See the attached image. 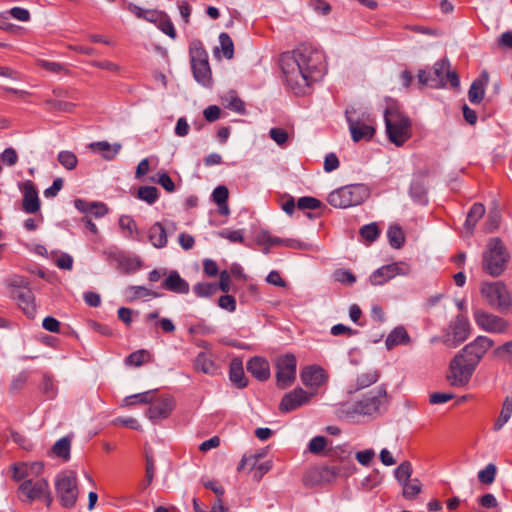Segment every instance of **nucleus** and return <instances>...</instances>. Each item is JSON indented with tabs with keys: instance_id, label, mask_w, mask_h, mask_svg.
Returning <instances> with one entry per match:
<instances>
[{
	"instance_id": "69168bd1",
	"label": "nucleus",
	"mask_w": 512,
	"mask_h": 512,
	"mask_svg": "<svg viewBox=\"0 0 512 512\" xmlns=\"http://www.w3.org/2000/svg\"><path fill=\"white\" fill-rule=\"evenodd\" d=\"M0 158L3 164L13 166L18 161V154L15 149L7 148L2 152Z\"/></svg>"
},
{
	"instance_id": "de8ad7c7",
	"label": "nucleus",
	"mask_w": 512,
	"mask_h": 512,
	"mask_svg": "<svg viewBox=\"0 0 512 512\" xmlns=\"http://www.w3.org/2000/svg\"><path fill=\"white\" fill-rule=\"evenodd\" d=\"M137 196L148 204H153L158 199L159 193L154 186H143L138 189Z\"/></svg>"
},
{
	"instance_id": "338daca9",
	"label": "nucleus",
	"mask_w": 512,
	"mask_h": 512,
	"mask_svg": "<svg viewBox=\"0 0 512 512\" xmlns=\"http://www.w3.org/2000/svg\"><path fill=\"white\" fill-rule=\"evenodd\" d=\"M29 476L27 463H16L12 466V477L15 480H21Z\"/></svg>"
},
{
	"instance_id": "2eb2a0df",
	"label": "nucleus",
	"mask_w": 512,
	"mask_h": 512,
	"mask_svg": "<svg viewBox=\"0 0 512 512\" xmlns=\"http://www.w3.org/2000/svg\"><path fill=\"white\" fill-rule=\"evenodd\" d=\"M474 319L476 324L487 332L503 333L508 328V322L505 319L483 310H476Z\"/></svg>"
},
{
	"instance_id": "6e6552de",
	"label": "nucleus",
	"mask_w": 512,
	"mask_h": 512,
	"mask_svg": "<svg viewBox=\"0 0 512 512\" xmlns=\"http://www.w3.org/2000/svg\"><path fill=\"white\" fill-rule=\"evenodd\" d=\"M19 495L23 501L29 503L33 501H44L47 507H50L53 501L49 484L46 479L26 480L19 486Z\"/></svg>"
},
{
	"instance_id": "f8f14e48",
	"label": "nucleus",
	"mask_w": 512,
	"mask_h": 512,
	"mask_svg": "<svg viewBox=\"0 0 512 512\" xmlns=\"http://www.w3.org/2000/svg\"><path fill=\"white\" fill-rule=\"evenodd\" d=\"M190 57L195 79L203 85H208L210 83L211 71L206 51L200 45L191 46Z\"/></svg>"
},
{
	"instance_id": "864d4df0",
	"label": "nucleus",
	"mask_w": 512,
	"mask_h": 512,
	"mask_svg": "<svg viewBox=\"0 0 512 512\" xmlns=\"http://www.w3.org/2000/svg\"><path fill=\"white\" fill-rule=\"evenodd\" d=\"M412 472L413 469L411 463L408 461H404L395 470V478L399 483L405 482L407 480L412 479Z\"/></svg>"
},
{
	"instance_id": "f03ea898",
	"label": "nucleus",
	"mask_w": 512,
	"mask_h": 512,
	"mask_svg": "<svg viewBox=\"0 0 512 512\" xmlns=\"http://www.w3.org/2000/svg\"><path fill=\"white\" fill-rule=\"evenodd\" d=\"M387 403V393L383 387L370 389L363 398L354 403H343L341 413L343 416L354 419L358 416H373L380 412L382 406Z\"/></svg>"
},
{
	"instance_id": "a211bd4d",
	"label": "nucleus",
	"mask_w": 512,
	"mask_h": 512,
	"mask_svg": "<svg viewBox=\"0 0 512 512\" xmlns=\"http://www.w3.org/2000/svg\"><path fill=\"white\" fill-rule=\"evenodd\" d=\"M313 394L306 392L302 388H296L293 391L286 393L280 404L279 410L283 413L291 412L308 403Z\"/></svg>"
},
{
	"instance_id": "bf43d9fd",
	"label": "nucleus",
	"mask_w": 512,
	"mask_h": 512,
	"mask_svg": "<svg viewBox=\"0 0 512 512\" xmlns=\"http://www.w3.org/2000/svg\"><path fill=\"white\" fill-rule=\"evenodd\" d=\"M217 291L216 285L212 283H198L194 286V292L199 297H209L215 294Z\"/></svg>"
},
{
	"instance_id": "a18cd8bd",
	"label": "nucleus",
	"mask_w": 512,
	"mask_h": 512,
	"mask_svg": "<svg viewBox=\"0 0 512 512\" xmlns=\"http://www.w3.org/2000/svg\"><path fill=\"white\" fill-rule=\"evenodd\" d=\"M294 134L293 129L290 131L283 128H272L269 132L271 139L276 142L279 146H284L288 143L290 137Z\"/></svg>"
},
{
	"instance_id": "a19ab883",
	"label": "nucleus",
	"mask_w": 512,
	"mask_h": 512,
	"mask_svg": "<svg viewBox=\"0 0 512 512\" xmlns=\"http://www.w3.org/2000/svg\"><path fill=\"white\" fill-rule=\"evenodd\" d=\"M151 360V354L145 349L137 350L131 353L125 360V363L129 366L139 367L144 363Z\"/></svg>"
},
{
	"instance_id": "58836bf2",
	"label": "nucleus",
	"mask_w": 512,
	"mask_h": 512,
	"mask_svg": "<svg viewBox=\"0 0 512 512\" xmlns=\"http://www.w3.org/2000/svg\"><path fill=\"white\" fill-rule=\"evenodd\" d=\"M228 196L229 192L225 186H218L212 194L213 201L219 206V212L222 215H227L229 213V208L227 206Z\"/></svg>"
},
{
	"instance_id": "680f3d73",
	"label": "nucleus",
	"mask_w": 512,
	"mask_h": 512,
	"mask_svg": "<svg viewBox=\"0 0 512 512\" xmlns=\"http://www.w3.org/2000/svg\"><path fill=\"white\" fill-rule=\"evenodd\" d=\"M227 107L235 112L243 113L245 111L244 102L235 94H230L227 98Z\"/></svg>"
},
{
	"instance_id": "c756f323",
	"label": "nucleus",
	"mask_w": 512,
	"mask_h": 512,
	"mask_svg": "<svg viewBox=\"0 0 512 512\" xmlns=\"http://www.w3.org/2000/svg\"><path fill=\"white\" fill-rule=\"evenodd\" d=\"M89 149L94 152H100L106 160H112L120 151L121 144L115 143L111 145L107 141H98L89 144Z\"/></svg>"
},
{
	"instance_id": "4d7b16f0",
	"label": "nucleus",
	"mask_w": 512,
	"mask_h": 512,
	"mask_svg": "<svg viewBox=\"0 0 512 512\" xmlns=\"http://www.w3.org/2000/svg\"><path fill=\"white\" fill-rule=\"evenodd\" d=\"M500 222H501V216H500L499 211H497V210L490 211L488 218L485 222V227H484L485 231L487 233L494 232L495 230H497L499 228Z\"/></svg>"
},
{
	"instance_id": "6ab92c4d",
	"label": "nucleus",
	"mask_w": 512,
	"mask_h": 512,
	"mask_svg": "<svg viewBox=\"0 0 512 512\" xmlns=\"http://www.w3.org/2000/svg\"><path fill=\"white\" fill-rule=\"evenodd\" d=\"M494 345L492 339L486 336H479L473 342L466 345L463 352L470 362H475V366L479 363L487 351Z\"/></svg>"
},
{
	"instance_id": "f704fd0d",
	"label": "nucleus",
	"mask_w": 512,
	"mask_h": 512,
	"mask_svg": "<svg viewBox=\"0 0 512 512\" xmlns=\"http://www.w3.org/2000/svg\"><path fill=\"white\" fill-rule=\"evenodd\" d=\"M71 438L69 436L59 439L51 448V453L63 461L70 459Z\"/></svg>"
},
{
	"instance_id": "7c9ffc66",
	"label": "nucleus",
	"mask_w": 512,
	"mask_h": 512,
	"mask_svg": "<svg viewBox=\"0 0 512 512\" xmlns=\"http://www.w3.org/2000/svg\"><path fill=\"white\" fill-rule=\"evenodd\" d=\"M230 380L239 388H244L247 385V380L244 376L243 363L240 358L232 359L229 367Z\"/></svg>"
},
{
	"instance_id": "ea45409f",
	"label": "nucleus",
	"mask_w": 512,
	"mask_h": 512,
	"mask_svg": "<svg viewBox=\"0 0 512 512\" xmlns=\"http://www.w3.org/2000/svg\"><path fill=\"white\" fill-rule=\"evenodd\" d=\"M484 214H485L484 205H482L480 203H475L471 207V209L468 213L467 219H466V223H465V226L467 227V229L469 230L470 233L473 231L477 222L484 216Z\"/></svg>"
},
{
	"instance_id": "2f4dec72",
	"label": "nucleus",
	"mask_w": 512,
	"mask_h": 512,
	"mask_svg": "<svg viewBox=\"0 0 512 512\" xmlns=\"http://www.w3.org/2000/svg\"><path fill=\"white\" fill-rule=\"evenodd\" d=\"M377 380H378V375L376 372L363 373L357 377L355 384L349 386L348 393L349 394L356 393L366 387L371 386Z\"/></svg>"
},
{
	"instance_id": "e433bc0d",
	"label": "nucleus",
	"mask_w": 512,
	"mask_h": 512,
	"mask_svg": "<svg viewBox=\"0 0 512 512\" xmlns=\"http://www.w3.org/2000/svg\"><path fill=\"white\" fill-rule=\"evenodd\" d=\"M410 341L409 335L405 328H395L387 337L386 345L388 348H393L401 344H407Z\"/></svg>"
},
{
	"instance_id": "9b49d317",
	"label": "nucleus",
	"mask_w": 512,
	"mask_h": 512,
	"mask_svg": "<svg viewBox=\"0 0 512 512\" xmlns=\"http://www.w3.org/2000/svg\"><path fill=\"white\" fill-rule=\"evenodd\" d=\"M297 360L293 354L280 356L276 361V383L281 389L293 384L296 379Z\"/></svg>"
},
{
	"instance_id": "bb28decb",
	"label": "nucleus",
	"mask_w": 512,
	"mask_h": 512,
	"mask_svg": "<svg viewBox=\"0 0 512 512\" xmlns=\"http://www.w3.org/2000/svg\"><path fill=\"white\" fill-rule=\"evenodd\" d=\"M247 371L260 381L270 377V366L267 360L262 357H253L247 363Z\"/></svg>"
},
{
	"instance_id": "5fc2aeb1",
	"label": "nucleus",
	"mask_w": 512,
	"mask_h": 512,
	"mask_svg": "<svg viewBox=\"0 0 512 512\" xmlns=\"http://www.w3.org/2000/svg\"><path fill=\"white\" fill-rule=\"evenodd\" d=\"M75 205L80 208V205L89 206V214H93L96 217H102L107 213V207L102 203H88L82 200H76Z\"/></svg>"
},
{
	"instance_id": "393cba45",
	"label": "nucleus",
	"mask_w": 512,
	"mask_h": 512,
	"mask_svg": "<svg viewBox=\"0 0 512 512\" xmlns=\"http://www.w3.org/2000/svg\"><path fill=\"white\" fill-rule=\"evenodd\" d=\"M349 129L353 141L359 142L361 140L369 141L375 134L374 121L368 119L367 122L362 120L348 119Z\"/></svg>"
},
{
	"instance_id": "c9c22d12",
	"label": "nucleus",
	"mask_w": 512,
	"mask_h": 512,
	"mask_svg": "<svg viewBox=\"0 0 512 512\" xmlns=\"http://www.w3.org/2000/svg\"><path fill=\"white\" fill-rule=\"evenodd\" d=\"M402 496L407 500H414L422 491V484L419 479L414 478L400 483Z\"/></svg>"
},
{
	"instance_id": "09e8293b",
	"label": "nucleus",
	"mask_w": 512,
	"mask_h": 512,
	"mask_svg": "<svg viewBox=\"0 0 512 512\" xmlns=\"http://www.w3.org/2000/svg\"><path fill=\"white\" fill-rule=\"evenodd\" d=\"M327 445L328 440L325 437L316 436L310 441L308 449L312 454H323L325 456V452L329 449Z\"/></svg>"
},
{
	"instance_id": "dca6fc26",
	"label": "nucleus",
	"mask_w": 512,
	"mask_h": 512,
	"mask_svg": "<svg viewBox=\"0 0 512 512\" xmlns=\"http://www.w3.org/2000/svg\"><path fill=\"white\" fill-rule=\"evenodd\" d=\"M410 272V267L404 262L393 263L382 266L376 270L370 277L373 285H383L390 279L397 275H407Z\"/></svg>"
},
{
	"instance_id": "1a4fd4ad",
	"label": "nucleus",
	"mask_w": 512,
	"mask_h": 512,
	"mask_svg": "<svg viewBox=\"0 0 512 512\" xmlns=\"http://www.w3.org/2000/svg\"><path fill=\"white\" fill-rule=\"evenodd\" d=\"M480 291L489 305L500 311L509 309L512 304L511 294L502 282L483 283Z\"/></svg>"
},
{
	"instance_id": "6e6d98bb",
	"label": "nucleus",
	"mask_w": 512,
	"mask_h": 512,
	"mask_svg": "<svg viewBox=\"0 0 512 512\" xmlns=\"http://www.w3.org/2000/svg\"><path fill=\"white\" fill-rule=\"evenodd\" d=\"M152 181L158 183L162 186L167 192L172 193L175 191V184L171 177L164 171L157 173V178H152Z\"/></svg>"
},
{
	"instance_id": "4c0bfd02",
	"label": "nucleus",
	"mask_w": 512,
	"mask_h": 512,
	"mask_svg": "<svg viewBox=\"0 0 512 512\" xmlns=\"http://www.w3.org/2000/svg\"><path fill=\"white\" fill-rule=\"evenodd\" d=\"M511 415H512V395H509L504 399L500 414L494 423V429L496 431L500 430L509 421Z\"/></svg>"
},
{
	"instance_id": "f257e3e1",
	"label": "nucleus",
	"mask_w": 512,
	"mask_h": 512,
	"mask_svg": "<svg viewBox=\"0 0 512 512\" xmlns=\"http://www.w3.org/2000/svg\"><path fill=\"white\" fill-rule=\"evenodd\" d=\"M279 66L286 86L295 95H306L326 71L325 54L311 43L281 54Z\"/></svg>"
},
{
	"instance_id": "473e14b6",
	"label": "nucleus",
	"mask_w": 512,
	"mask_h": 512,
	"mask_svg": "<svg viewBox=\"0 0 512 512\" xmlns=\"http://www.w3.org/2000/svg\"><path fill=\"white\" fill-rule=\"evenodd\" d=\"M149 239L156 248H162L167 244V234L164 226L157 222L149 229Z\"/></svg>"
},
{
	"instance_id": "37998d69",
	"label": "nucleus",
	"mask_w": 512,
	"mask_h": 512,
	"mask_svg": "<svg viewBox=\"0 0 512 512\" xmlns=\"http://www.w3.org/2000/svg\"><path fill=\"white\" fill-rule=\"evenodd\" d=\"M130 301H135L141 298H157L159 294L144 286H131L128 288Z\"/></svg>"
},
{
	"instance_id": "5701e85b",
	"label": "nucleus",
	"mask_w": 512,
	"mask_h": 512,
	"mask_svg": "<svg viewBox=\"0 0 512 512\" xmlns=\"http://www.w3.org/2000/svg\"><path fill=\"white\" fill-rule=\"evenodd\" d=\"M23 193L22 209L29 214L37 213L40 210V199L34 183L30 180L20 185Z\"/></svg>"
},
{
	"instance_id": "e2e57ef3",
	"label": "nucleus",
	"mask_w": 512,
	"mask_h": 512,
	"mask_svg": "<svg viewBox=\"0 0 512 512\" xmlns=\"http://www.w3.org/2000/svg\"><path fill=\"white\" fill-rule=\"evenodd\" d=\"M360 234L365 240L372 242L378 237L379 229L377 225L369 224L361 228Z\"/></svg>"
},
{
	"instance_id": "7ed1b4c3",
	"label": "nucleus",
	"mask_w": 512,
	"mask_h": 512,
	"mask_svg": "<svg viewBox=\"0 0 512 512\" xmlns=\"http://www.w3.org/2000/svg\"><path fill=\"white\" fill-rule=\"evenodd\" d=\"M384 117L389 141L403 146L412 137L411 120L395 105L387 107Z\"/></svg>"
},
{
	"instance_id": "72a5a7b5",
	"label": "nucleus",
	"mask_w": 512,
	"mask_h": 512,
	"mask_svg": "<svg viewBox=\"0 0 512 512\" xmlns=\"http://www.w3.org/2000/svg\"><path fill=\"white\" fill-rule=\"evenodd\" d=\"M281 238L273 237L268 231L261 230L255 236L256 245L262 247L264 253H268L272 246L280 245Z\"/></svg>"
},
{
	"instance_id": "79ce46f5",
	"label": "nucleus",
	"mask_w": 512,
	"mask_h": 512,
	"mask_svg": "<svg viewBox=\"0 0 512 512\" xmlns=\"http://www.w3.org/2000/svg\"><path fill=\"white\" fill-rule=\"evenodd\" d=\"M45 103L51 111L57 112L73 113L77 107L73 102L56 99H48Z\"/></svg>"
},
{
	"instance_id": "f3484780",
	"label": "nucleus",
	"mask_w": 512,
	"mask_h": 512,
	"mask_svg": "<svg viewBox=\"0 0 512 512\" xmlns=\"http://www.w3.org/2000/svg\"><path fill=\"white\" fill-rule=\"evenodd\" d=\"M335 474L330 466H314L303 477L306 486L313 487L335 481Z\"/></svg>"
},
{
	"instance_id": "0eeeda50",
	"label": "nucleus",
	"mask_w": 512,
	"mask_h": 512,
	"mask_svg": "<svg viewBox=\"0 0 512 512\" xmlns=\"http://www.w3.org/2000/svg\"><path fill=\"white\" fill-rule=\"evenodd\" d=\"M475 368V362H470L463 354H458L450 362L447 380L451 386H466Z\"/></svg>"
},
{
	"instance_id": "4be33fe9",
	"label": "nucleus",
	"mask_w": 512,
	"mask_h": 512,
	"mask_svg": "<svg viewBox=\"0 0 512 512\" xmlns=\"http://www.w3.org/2000/svg\"><path fill=\"white\" fill-rule=\"evenodd\" d=\"M11 294L12 297L17 300L22 311L29 318H33L36 314V305L31 289L26 286H18L12 290Z\"/></svg>"
},
{
	"instance_id": "603ef678",
	"label": "nucleus",
	"mask_w": 512,
	"mask_h": 512,
	"mask_svg": "<svg viewBox=\"0 0 512 512\" xmlns=\"http://www.w3.org/2000/svg\"><path fill=\"white\" fill-rule=\"evenodd\" d=\"M497 468L494 464H488L483 470L478 472V479L482 484L490 485L494 482Z\"/></svg>"
},
{
	"instance_id": "b1692460",
	"label": "nucleus",
	"mask_w": 512,
	"mask_h": 512,
	"mask_svg": "<svg viewBox=\"0 0 512 512\" xmlns=\"http://www.w3.org/2000/svg\"><path fill=\"white\" fill-rule=\"evenodd\" d=\"M271 468L269 462H259V456L249 455L244 456L238 466L239 472H253V478L259 481L262 476L267 473Z\"/></svg>"
},
{
	"instance_id": "8fccbe9b",
	"label": "nucleus",
	"mask_w": 512,
	"mask_h": 512,
	"mask_svg": "<svg viewBox=\"0 0 512 512\" xmlns=\"http://www.w3.org/2000/svg\"><path fill=\"white\" fill-rule=\"evenodd\" d=\"M59 163L68 170H73L77 167L78 159L77 156L71 151H61L58 154Z\"/></svg>"
},
{
	"instance_id": "aec40b11",
	"label": "nucleus",
	"mask_w": 512,
	"mask_h": 512,
	"mask_svg": "<svg viewBox=\"0 0 512 512\" xmlns=\"http://www.w3.org/2000/svg\"><path fill=\"white\" fill-rule=\"evenodd\" d=\"M150 404V407L146 411V415L152 421L167 418L174 408V401L170 396H162L157 400H154L153 398Z\"/></svg>"
},
{
	"instance_id": "0e129e2a",
	"label": "nucleus",
	"mask_w": 512,
	"mask_h": 512,
	"mask_svg": "<svg viewBox=\"0 0 512 512\" xmlns=\"http://www.w3.org/2000/svg\"><path fill=\"white\" fill-rule=\"evenodd\" d=\"M92 65L94 67L104 69V70H107V71H110V72L116 73V74H119L122 72V67L119 64L112 62V61H108V60L94 61L92 63Z\"/></svg>"
},
{
	"instance_id": "c03bdc74",
	"label": "nucleus",
	"mask_w": 512,
	"mask_h": 512,
	"mask_svg": "<svg viewBox=\"0 0 512 512\" xmlns=\"http://www.w3.org/2000/svg\"><path fill=\"white\" fill-rule=\"evenodd\" d=\"M154 395L155 394L152 391L131 395V396L126 397L123 400V404L122 405L126 406V407H129V406H133V405H136V404L150 403V402H152V399H153Z\"/></svg>"
},
{
	"instance_id": "13d9d810",
	"label": "nucleus",
	"mask_w": 512,
	"mask_h": 512,
	"mask_svg": "<svg viewBox=\"0 0 512 512\" xmlns=\"http://www.w3.org/2000/svg\"><path fill=\"white\" fill-rule=\"evenodd\" d=\"M297 207L301 210H315L321 207V201L314 197H301L298 199Z\"/></svg>"
},
{
	"instance_id": "9d476101",
	"label": "nucleus",
	"mask_w": 512,
	"mask_h": 512,
	"mask_svg": "<svg viewBox=\"0 0 512 512\" xmlns=\"http://www.w3.org/2000/svg\"><path fill=\"white\" fill-rule=\"evenodd\" d=\"M325 456L333 462L330 467L336 479L338 477H348L356 470L351 459V453L341 446L329 447L325 452Z\"/></svg>"
},
{
	"instance_id": "39448f33",
	"label": "nucleus",
	"mask_w": 512,
	"mask_h": 512,
	"mask_svg": "<svg viewBox=\"0 0 512 512\" xmlns=\"http://www.w3.org/2000/svg\"><path fill=\"white\" fill-rule=\"evenodd\" d=\"M368 197V191L363 185L341 187L328 196V203L335 208H348L361 204Z\"/></svg>"
},
{
	"instance_id": "a878e982",
	"label": "nucleus",
	"mask_w": 512,
	"mask_h": 512,
	"mask_svg": "<svg viewBox=\"0 0 512 512\" xmlns=\"http://www.w3.org/2000/svg\"><path fill=\"white\" fill-rule=\"evenodd\" d=\"M489 82V73L487 71H482L479 77L472 83L469 91L468 97L471 103L479 104L485 94V86Z\"/></svg>"
},
{
	"instance_id": "052dcab7",
	"label": "nucleus",
	"mask_w": 512,
	"mask_h": 512,
	"mask_svg": "<svg viewBox=\"0 0 512 512\" xmlns=\"http://www.w3.org/2000/svg\"><path fill=\"white\" fill-rule=\"evenodd\" d=\"M334 278L336 281L342 283V284H348L351 285L356 281L355 276L353 273L349 270L345 269H338L334 273Z\"/></svg>"
},
{
	"instance_id": "c85d7f7f",
	"label": "nucleus",
	"mask_w": 512,
	"mask_h": 512,
	"mask_svg": "<svg viewBox=\"0 0 512 512\" xmlns=\"http://www.w3.org/2000/svg\"><path fill=\"white\" fill-rule=\"evenodd\" d=\"M194 368L195 370L208 375H215L218 372V366L216 363L204 352L199 353L195 358Z\"/></svg>"
},
{
	"instance_id": "cd10ccee",
	"label": "nucleus",
	"mask_w": 512,
	"mask_h": 512,
	"mask_svg": "<svg viewBox=\"0 0 512 512\" xmlns=\"http://www.w3.org/2000/svg\"><path fill=\"white\" fill-rule=\"evenodd\" d=\"M162 286L166 290L178 294H186L189 292V284L175 271L169 274V276L163 282Z\"/></svg>"
},
{
	"instance_id": "20e7f679",
	"label": "nucleus",
	"mask_w": 512,
	"mask_h": 512,
	"mask_svg": "<svg viewBox=\"0 0 512 512\" xmlns=\"http://www.w3.org/2000/svg\"><path fill=\"white\" fill-rule=\"evenodd\" d=\"M509 260L503 242L499 238H491L483 253L482 268L493 277L500 276L506 269Z\"/></svg>"
},
{
	"instance_id": "49530a36",
	"label": "nucleus",
	"mask_w": 512,
	"mask_h": 512,
	"mask_svg": "<svg viewBox=\"0 0 512 512\" xmlns=\"http://www.w3.org/2000/svg\"><path fill=\"white\" fill-rule=\"evenodd\" d=\"M220 48L223 56L227 59H232L234 56V43L231 37L227 33H221L219 35Z\"/></svg>"
},
{
	"instance_id": "423d86ee",
	"label": "nucleus",
	"mask_w": 512,
	"mask_h": 512,
	"mask_svg": "<svg viewBox=\"0 0 512 512\" xmlns=\"http://www.w3.org/2000/svg\"><path fill=\"white\" fill-rule=\"evenodd\" d=\"M55 489L63 507H74L79 494L76 473L64 471L59 474L55 482Z\"/></svg>"
},
{
	"instance_id": "3c124183",
	"label": "nucleus",
	"mask_w": 512,
	"mask_h": 512,
	"mask_svg": "<svg viewBox=\"0 0 512 512\" xmlns=\"http://www.w3.org/2000/svg\"><path fill=\"white\" fill-rule=\"evenodd\" d=\"M388 239L392 247L397 249L400 248L405 241L402 229L398 226L390 227L388 230Z\"/></svg>"
},
{
	"instance_id": "412c9836",
	"label": "nucleus",
	"mask_w": 512,
	"mask_h": 512,
	"mask_svg": "<svg viewBox=\"0 0 512 512\" xmlns=\"http://www.w3.org/2000/svg\"><path fill=\"white\" fill-rule=\"evenodd\" d=\"M301 380L307 387L318 388L327 383L328 373L321 366L309 365L302 369Z\"/></svg>"
},
{
	"instance_id": "ddd939ff",
	"label": "nucleus",
	"mask_w": 512,
	"mask_h": 512,
	"mask_svg": "<svg viewBox=\"0 0 512 512\" xmlns=\"http://www.w3.org/2000/svg\"><path fill=\"white\" fill-rule=\"evenodd\" d=\"M450 64L446 60L436 62L430 72L420 70L418 81L421 87L441 88L446 84V74H448Z\"/></svg>"
},
{
	"instance_id": "4468645a",
	"label": "nucleus",
	"mask_w": 512,
	"mask_h": 512,
	"mask_svg": "<svg viewBox=\"0 0 512 512\" xmlns=\"http://www.w3.org/2000/svg\"><path fill=\"white\" fill-rule=\"evenodd\" d=\"M469 320L459 315L450 326V330L444 336V342L452 347H456L464 342L470 334Z\"/></svg>"
},
{
	"instance_id": "774afa93",
	"label": "nucleus",
	"mask_w": 512,
	"mask_h": 512,
	"mask_svg": "<svg viewBox=\"0 0 512 512\" xmlns=\"http://www.w3.org/2000/svg\"><path fill=\"white\" fill-rule=\"evenodd\" d=\"M495 353L497 356L512 362V341L506 342L503 345L499 346Z\"/></svg>"
}]
</instances>
